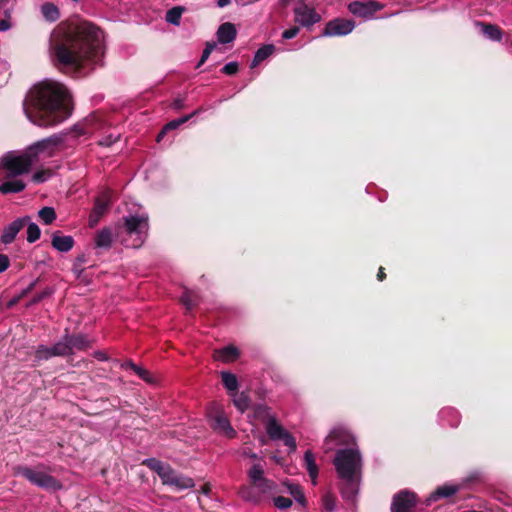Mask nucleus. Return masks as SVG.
Returning <instances> with one entry per match:
<instances>
[{
	"label": "nucleus",
	"mask_w": 512,
	"mask_h": 512,
	"mask_svg": "<svg viewBox=\"0 0 512 512\" xmlns=\"http://www.w3.org/2000/svg\"><path fill=\"white\" fill-rule=\"evenodd\" d=\"M239 71V64L237 62H229L222 69L221 72L226 75H235Z\"/></svg>",
	"instance_id": "obj_49"
},
{
	"label": "nucleus",
	"mask_w": 512,
	"mask_h": 512,
	"mask_svg": "<svg viewBox=\"0 0 512 512\" xmlns=\"http://www.w3.org/2000/svg\"><path fill=\"white\" fill-rule=\"evenodd\" d=\"M52 170L51 169H43L36 171L32 176V181L35 183H43L47 181L52 176Z\"/></svg>",
	"instance_id": "obj_43"
},
{
	"label": "nucleus",
	"mask_w": 512,
	"mask_h": 512,
	"mask_svg": "<svg viewBox=\"0 0 512 512\" xmlns=\"http://www.w3.org/2000/svg\"><path fill=\"white\" fill-rule=\"evenodd\" d=\"M355 28V22L353 20L336 18L330 20L323 30L322 35L324 36H344L353 31Z\"/></svg>",
	"instance_id": "obj_14"
},
{
	"label": "nucleus",
	"mask_w": 512,
	"mask_h": 512,
	"mask_svg": "<svg viewBox=\"0 0 512 512\" xmlns=\"http://www.w3.org/2000/svg\"><path fill=\"white\" fill-rule=\"evenodd\" d=\"M120 139V133H117V134H113V133H110L106 136H104L102 139H100L97 144L99 146H103V147H110L112 146L114 143H116L117 141H119Z\"/></svg>",
	"instance_id": "obj_44"
},
{
	"label": "nucleus",
	"mask_w": 512,
	"mask_h": 512,
	"mask_svg": "<svg viewBox=\"0 0 512 512\" xmlns=\"http://www.w3.org/2000/svg\"><path fill=\"white\" fill-rule=\"evenodd\" d=\"M218 358L224 362L235 361L239 355V349L234 345H228L217 351Z\"/></svg>",
	"instance_id": "obj_28"
},
{
	"label": "nucleus",
	"mask_w": 512,
	"mask_h": 512,
	"mask_svg": "<svg viewBox=\"0 0 512 512\" xmlns=\"http://www.w3.org/2000/svg\"><path fill=\"white\" fill-rule=\"evenodd\" d=\"M101 217V214L91 211L89 215V226L94 227L95 225H97Z\"/></svg>",
	"instance_id": "obj_53"
},
{
	"label": "nucleus",
	"mask_w": 512,
	"mask_h": 512,
	"mask_svg": "<svg viewBox=\"0 0 512 512\" xmlns=\"http://www.w3.org/2000/svg\"><path fill=\"white\" fill-rule=\"evenodd\" d=\"M417 503V495L414 492L401 490L392 498L391 512H413Z\"/></svg>",
	"instance_id": "obj_12"
},
{
	"label": "nucleus",
	"mask_w": 512,
	"mask_h": 512,
	"mask_svg": "<svg viewBox=\"0 0 512 512\" xmlns=\"http://www.w3.org/2000/svg\"><path fill=\"white\" fill-rule=\"evenodd\" d=\"M289 491L290 497H292L303 509L306 508L307 500L303 489L297 484L290 483Z\"/></svg>",
	"instance_id": "obj_34"
},
{
	"label": "nucleus",
	"mask_w": 512,
	"mask_h": 512,
	"mask_svg": "<svg viewBox=\"0 0 512 512\" xmlns=\"http://www.w3.org/2000/svg\"><path fill=\"white\" fill-rule=\"evenodd\" d=\"M95 121V117H86L84 122L74 126L73 131L76 136H85L94 133V129L91 127V123Z\"/></svg>",
	"instance_id": "obj_32"
},
{
	"label": "nucleus",
	"mask_w": 512,
	"mask_h": 512,
	"mask_svg": "<svg viewBox=\"0 0 512 512\" xmlns=\"http://www.w3.org/2000/svg\"><path fill=\"white\" fill-rule=\"evenodd\" d=\"M482 27V33L493 41H500L502 38V30L500 27L490 23H479Z\"/></svg>",
	"instance_id": "obj_30"
},
{
	"label": "nucleus",
	"mask_w": 512,
	"mask_h": 512,
	"mask_svg": "<svg viewBox=\"0 0 512 512\" xmlns=\"http://www.w3.org/2000/svg\"><path fill=\"white\" fill-rule=\"evenodd\" d=\"M304 461L306 469L309 473V476L313 482V484H316V479L318 476V467L315 462V458L311 450H307L304 455Z\"/></svg>",
	"instance_id": "obj_29"
},
{
	"label": "nucleus",
	"mask_w": 512,
	"mask_h": 512,
	"mask_svg": "<svg viewBox=\"0 0 512 512\" xmlns=\"http://www.w3.org/2000/svg\"><path fill=\"white\" fill-rule=\"evenodd\" d=\"M221 380L224 388L230 396H235L238 391L239 383L235 374L229 371L221 372Z\"/></svg>",
	"instance_id": "obj_23"
},
{
	"label": "nucleus",
	"mask_w": 512,
	"mask_h": 512,
	"mask_svg": "<svg viewBox=\"0 0 512 512\" xmlns=\"http://www.w3.org/2000/svg\"><path fill=\"white\" fill-rule=\"evenodd\" d=\"M27 241L29 243L36 242L41 236V230L36 223L28 222L27 224Z\"/></svg>",
	"instance_id": "obj_40"
},
{
	"label": "nucleus",
	"mask_w": 512,
	"mask_h": 512,
	"mask_svg": "<svg viewBox=\"0 0 512 512\" xmlns=\"http://www.w3.org/2000/svg\"><path fill=\"white\" fill-rule=\"evenodd\" d=\"M10 28V23L8 20H0V30L1 31H5V30H8Z\"/></svg>",
	"instance_id": "obj_59"
},
{
	"label": "nucleus",
	"mask_w": 512,
	"mask_h": 512,
	"mask_svg": "<svg viewBox=\"0 0 512 512\" xmlns=\"http://www.w3.org/2000/svg\"><path fill=\"white\" fill-rule=\"evenodd\" d=\"M184 12V8L175 6L166 12V21L173 25H179L181 16Z\"/></svg>",
	"instance_id": "obj_39"
},
{
	"label": "nucleus",
	"mask_w": 512,
	"mask_h": 512,
	"mask_svg": "<svg viewBox=\"0 0 512 512\" xmlns=\"http://www.w3.org/2000/svg\"><path fill=\"white\" fill-rule=\"evenodd\" d=\"M197 298V295L193 291L185 290L180 301L185 306L186 310L190 312L197 305Z\"/></svg>",
	"instance_id": "obj_36"
},
{
	"label": "nucleus",
	"mask_w": 512,
	"mask_h": 512,
	"mask_svg": "<svg viewBox=\"0 0 512 512\" xmlns=\"http://www.w3.org/2000/svg\"><path fill=\"white\" fill-rule=\"evenodd\" d=\"M63 141L64 138L62 135L54 134L45 139L37 141L28 147L27 152L34 162L38 160L40 155H44L45 157H52L55 155Z\"/></svg>",
	"instance_id": "obj_7"
},
{
	"label": "nucleus",
	"mask_w": 512,
	"mask_h": 512,
	"mask_svg": "<svg viewBox=\"0 0 512 512\" xmlns=\"http://www.w3.org/2000/svg\"><path fill=\"white\" fill-rule=\"evenodd\" d=\"M65 339L70 346L71 355L73 354L74 349L86 350L90 347L89 339L83 334H69L68 330L66 329Z\"/></svg>",
	"instance_id": "obj_19"
},
{
	"label": "nucleus",
	"mask_w": 512,
	"mask_h": 512,
	"mask_svg": "<svg viewBox=\"0 0 512 512\" xmlns=\"http://www.w3.org/2000/svg\"><path fill=\"white\" fill-rule=\"evenodd\" d=\"M0 185V193L3 195L22 192L26 188V183L20 179L5 178Z\"/></svg>",
	"instance_id": "obj_21"
},
{
	"label": "nucleus",
	"mask_w": 512,
	"mask_h": 512,
	"mask_svg": "<svg viewBox=\"0 0 512 512\" xmlns=\"http://www.w3.org/2000/svg\"><path fill=\"white\" fill-rule=\"evenodd\" d=\"M172 107L176 110H181L185 107V98L177 97L172 103Z\"/></svg>",
	"instance_id": "obj_54"
},
{
	"label": "nucleus",
	"mask_w": 512,
	"mask_h": 512,
	"mask_svg": "<svg viewBox=\"0 0 512 512\" xmlns=\"http://www.w3.org/2000/svg\"><path fill=\"white\" fill-rule=\"evenodd\" d=\"M124 229L130 236L135 235L133 247H140L149 229L148 218L144 216H129L124 218Z\"/></svg>",
	"instance_id": "obj_9"
},
{
	"label": "nucleus",
	"mask_w": 512,
	"mask_h": 512,
	"mask_svg": "<svg viewBox=\"0 0 512 512\" xmlns=\"http://www.w3.org/2000/svg\"><path fill=\"white\" fill-rule=\"evenodd\" d=\"M166 133H167V132H164V127H163V128L161 129V131L158 133V135H157V137H156V141H157V142H160V141L163 139V137H164V135H165Z\"/></svg>",
	"instance_id": "obj_64"
},
{
	"label": "nucleus",
	"mask_w": 512,
	"mask_h": 512,
	"mask_svg": "<svg viewBox=\"0 0 512 512\" xmlns=\"http://www.w3.org/2000/svg\"><path fill=\"white\" fill-rule=\"evenodd\" d=\"M275 51V46L273 44H266L260 47L254 55V58L251 63V68L257 67L262 61L266 60L269 56L273 54Z\"/></svg>",
	"instance_id": "obj_25"
},
{
	"label": "nucleus",
	"mask_w": 512,
	"mask_h": 512,
	"mask_svg": "<svg viewBox=\"0 0 512 512\" xmlns=\"http://www.w3.org/2000/svg\"><path fill=\"white\" fill-rule=\"evenodd\" d=\"M344 484L341 488V494L343 498L352 500L358 492L359 477L356 479H343Z\"/></svg>",
	"instance_id": "obj_26"
},
{
	"label": "nucleus",
	"mask_w": 512,
	"mask_h": 512,
	"mask_svg": "<svg viewBox=\"0 0 512 512\" xmlns=\"http://www.w3.org/2000/svg\"><path fill=\"white\" fill-rule=\"evenodd\" d=\"M237 31L235 26L230 22L221 24L217 30V38L221 44H228L235 40Z\"/></svg>",
	"instance_id": "obj_20"
},
{
	"label": "nucleus",
	"mask_w": 512,
	"mask_h": 512,
	"mask_svg": "<svg viewBox=\"0 0 512 512\" xmlns=\"http://www.w3.org/2000/svg\"><path fill=\"white\" fill-rule=\"evenodd\" d=\"M201 493H203L204 495H209L211 493V485L209 483H205L201 487Z\"/></svg>",
	"instance_id": "obj_58"
},
{
	"label": "nucleus",
	"mask_w": 512,
	"mask_h": 512,
	"mask_svg": "<svg viewBox=\"0 0 512 512\" xmlns=\"http://www.w3.org/2000/svg\"><path fill=\"white\" fill-rule=\"evenodd\" d=\"M74 238L70 235H63L61 231L52 234L51 245L59 252H68L74 247Z\"/></svg>",
	"instance_id": "obj_17"
},
{
	"label": "nucleus",
	"mask_w": 512,
	"mask_h": 512,
	"mask_svg": "<svg viewBox=\"0 0 512 512\" xmlns=\"http://www.w3.org/2000/svg\"><path fill=\"white\" fill-rule=\"evenodd\" d=\"M13 470L15 475L23 477L32 485L44 490L55 492L63 487L62 483L50 474L53 469L43 463L37 464L34 468L18 465Z\"/></svg>",
	"instance_id": "obj_3"
},
{
	"label": "nucleus",
	"mask_w": 512,
	"mask_h": 512,
	"mask_svg": "<svg viewBox=\"0 0 512 512\" xmlns=\"http://www.w3.org/2000/svg\"><path fill=\"white\" fill-rule=\"evenodd\" d=\"M334 466L341 479H356L361 471V455L355 449H340L334 458Z\"/></svg>",
	"instance_id": "obj_5"
},
{
	"label": "nucleus",
	"mask_w": 512,
	"mask_h": 512,
	"mask_svg": "<svg viewBox=\"0 0 512 512\" xmlns=\"http://www.w3.org/2000/svg\"><path fill=\"white\" fill-rule=\"evenodd\" d=\"M2 164L7 171L5 178H15L19 175L28 173L34 164V161L26 150L25 153L19 156H5L2 159Z\"/></svg>",
	"instance_id": "obj_6"
},
{
	"label": "nucleus",
	"mask_w": 512,
	"mask_h": 512,
	"mask_svg": "<svg viewBox=\"0 0 512 512\" xmlns=\"http://www.w3.org/2000/svg\"><path fill=\"white\" fill-rule=\"evenodd\" d=\"M208 416L211 419V426L215 431L222 433L230 439L236 436L235 429L231 426L228 417L219 404L213 403L209 407Z\"/></svg>",
	"instance_id": "obj_8"
},
{
	"label": "nucleus",
	"mask_w": 512,
	"mask_h": 512,
	"mask_svg": "<svg viewBox=\"0 0 512 512\" xmlns=\"http://www.w3.org/2000/svg\"><path fill=\"white\" fill-rule=\"evenodd\" d=\"M322 503H323L324 509H326L329 512H332L335 509L336 498L334 495H332L330 493H326L322 497Z\"/></svg>",
	"instance_id": "obj_45"
},
{
	"label": "nucleus",
	"mask_w": 512,
	"mask_h": 512,
	"mask_svg": "<svg viewBox=\"0 0 512 512\" xmlns=\"http://www.w3.org/2000/svg\"><path fill=\"white\" fill-rule=\"evenodd\" d=\"M37 282H38V280L33 281L32 283H30L29 286L21 292L20 297H24L28 293H30L35 288Z\"/></svg>",
	"instance_id": "obj_55"
},
{
	"label": "nucleus",
	"mask_w": 512,
	"mask_h": 512,
	"mask_svg": "<svg viewBox=\"0 0 512 512\" xmlns=\"http://www.w3.org/2000/svg\"><path fill=\"white\" fill-rule=\"evenodd\" d=\"M266 432L272 440H284L288 444V432L274 417H270L266 424Z\"/></svg>",
	"instance_id": "obj_18"
},
{
	"label": "nucleus",
	"mask_w": 512,
	"mask_h": 512,
	"mask_svg": "<svg viewBox=\"0 0 512 512\" xmlns=\"http://www.w3.org/2000/svg\"><path fill=\"white\" fill-rule=\"evenodd\" d=\"M264 469L260 464H254L248 471L250 486L241 489L240 494L246 501L259 503L261 494L272 490L274 483L264 476Z\"/></svg>",
	"instance_id": "obj_4"
},
{
	"label": "nucleus",
	"mask_w": 512,
	"mask_h": 512,
	"mask_svg": "<svg viewBox=\"0 0 512 512\" xmlns=\"http://www.w3.org/2000/svg\"><path fill=\"white\" fill-rule=\"evenodd\" d=\"M215 47H216V44L214 42H208L206 44V47L204 48V50L202 52V56L196 66L197 68H199L206 62V60L209 58L210 54L212 53V51L214 50Z\"/></svg>",
	"instance_id": "obj_47"
},
{
	"label": "nucleus",
	"mask_w": 512,
	"mask_h": 512,
	"mask_svg": "<svg viewBox=\"0 0 512 512\" xmlns=\"http://www.w3.org/2000/svg\"><path fill=\"white\" fill-rule=\"evenodd\" d=\"M294 20L299 26L310 29L314 24L321 21V15L303 1H298L294 8Z\"/></svg>",
	"instance_id": "obj_11"
},
{
	"label": "nucleus",
	"mask_w": 512,
	"mask_h": 512,
	"mask_svg": "<svg viewBox=\"0 0 512 512\" xmlns=\"http://www.w3.org/2000/svg\"><path fill=\"white\" fill-rule=\"evenodd\" d=\"M274 505L281 509V510H286L288 509V498L284 497V496H278V497H275L274 498Z\"/></svg>",
	"instance_id": "obj_51"
},
{
	"label": "nucleus",
	"mask_w": 512,
	"mask_h": 512,
	"mask_svg": "<svg viewBox=\"0 0 512 512\" xmlns=\"http://www.w3.org/2000/svg\"><path fill=\"white\" fill-rule=\"evenodd\" d=\"M34 356L37 362L48 360L54 357L51 351V347H47L45 345H39L35 350Z\"/></svg>",
	"instance_id": "obj_41"
},
{
	"label": "nucleus",
	"mask_w": 512,
	"mask_h": 512,
	"mask_svg": "<svg viewBox=\"0 0 512 512\" xmlns=\"http://www.w3.org/2000/svg\"><path fill=\"white\" fill-rule=\"evenodd\" d=\"M102 31L90 22L60 25L51 34L50 48L58 68L78 72L85 61L98 63L101 53Z\"/></svg>",
	"instance_id": "obj_1"
},
{
	"label": "nucleus",
	"mask_w": 512,
	"mask_h": 512,
	"mask_svg": "<svg viewBox=\"0 0 512 512\" xmlns=\"http://www.w3.org/2000/svg\"><path fill=\"white\" fill-rule=\"evenodd\" d=\"M457 491H458L457 486H453V485L440 486L432 493L431 498L434 500L439 499V498H447V497L454 495Z\"/></svg>",
	"instance_id": "obj_35"
},
{
	"label": "nucleus",
	"mask_w": 512,
	"mask_h": 512,
	"mask_svg": "<svg viewBox=\"0 0 512 512\" xmlns=\"http://www.w3.org/2000/svg\"><path fill=\"white\" fill-rule=\"evenodd\" d=\"M88 117H95V121H93V123H91V127L94 129V133L99 130H102L104 128L105 122H104V119L101 114L92 113Z\"/></svg>",
	"instance_id": "obj_48"
},
{
	"label": "nucleus",
	"mask_w": 512,
	"mask_h": 512,
	"mask_svg": "<svg viewBox=\"0 0 512 512\" xmlns=\"http://www.w3.org/2000/svg\"><path fill=\"white\" fill-rule=\"evenodd\" d=\"M10 261L7 255L0 254V273L8 269Z\"/></svg>",
	"instance_id": "obj_52"
},
{
	"label": "nucleus",
	"mask_w": 512,
	"mask_h": 512,
	"mask_svg": "<svg viewBox=\"0 0 512 512\" xmlns=\"http://www.w3.org/2000/svg\"><path fill=\"white\" fill-rule=\"evenodd\" d=\"M144 464L147 465L151 470L155 471L160 477V473L165 472L168 469V465H164L161 461L150 458L144 461Z\"/></svg>",
	"instance_id": "obj_42"
},
{
	"label": "nucleus",
	"mask_w": 512,
	"mask_h": 512,
	"mask_svg": "<svg viewBox=\"0 0 512 512\" xmlns=\"http://www.w3.org/2000/svg\"><path fill=\"white\" fill-rule=\"evenodd\" d=\"M297 448V443H296V439L295 437H293L291 434H290V452L291 451H295Z\"/></svg>",
	"instance_id": "obj_61"
},
{
	"label": "nucleus",
	"mask_w": 512,
	"mask_h": 512,
	"mask_svg": "<svg viewBox=\"0 0 512 512\" xmlns=\"http://www.w3.org/2000/svg\"><path fill=\"white\" fill-rule=\"evenodd\" d=\"M232 397H233V404L239 411L244 412L249 408L251 399H250L248 393L243 391L238 394V391H237L236 395L232 396Z\"/></svg>",
	"instance_id": "obj_33"
},
{
	"label": "nucleus",
	"mask_w": 512,
	"mask_h": 512,
	"mask_svg": "<svg viewBox=\"0 0 512 512\" xmlns=\"http://www.w3.org/2000/svg\"><path fill=\"white\" fill-rule=\"evenodd\" d=\"M136 364L129 360V361H126L124 364H122V368L124 369H131V370H134L136 368Z\"/></svg>",
	"instance_id": "obj_56"
},
{
	"label": "nucleus",
	"mask_w": 512,
	"mask_h": 512,
	"mask_svg": "<svg viewBox=\"0 0 512 512\" xmlns=\"http://www.w3.org/2000/svg\"><path fill=\"white\" fill-rule=\"evenodd\" d=\"M29 221V216H24L14 220L12 223L4 227L0 241L5 245L11 244L15 240L17 234L23 229L24 226H26Z\"/></svg>",
	"instance_id": "obj_16"
},
{
	"label": "nucleus",
	"mask_w": 512,
	"mask_h": 512,
	"mask_svg": "<svg viewBox=\"0 0 512 512\" xmlns=\"http://www.w3.org/2000/svg\"><path fill=\"white\" fill-rule=\"evenodd\" d=\"M73 271L76 273H81L83 271V268H81L80 264L75 262L73 265Z\"/></svg>",
	"instance_id": "obj_63"
},
{
	"label": "nucleus",
	"mask_w": 512,
	"mask_h": 512,
	"mask_svg": "<svg viewBox=\"0 0 512 512\" xmlns=\"http://www.w3.org/2000/svg\"><path fill=\"white\" fill-rule=\"evenodd\" d=\"M160 479L164 485L174 486L178 490L193 488L195 485L192 478L178 474L170 466L165 472L160 473Z\"/></svg>",
	"instance_id": "obj_13"
},
{
	"label": "nucleus",
	"mask_w": 512,
	"mask_h": 512,
	"mask_svg": "<svg viewBox=\"0 0 512 512\" xmlns=\"http://www.w3.org/2000/svg\"><path fill=\"white\" fill-rule=\"evenodd\" d=\"M354 443V437L349 430L342 426L334 427L324 439L322 449L330 452L338 446H349Z\"/></svg>",
	"instance_id": "obj_10"
},
{
	"label": "nucleus",
	"mask_w": 512,
	"mask_h": 512,
	"mask_svg": "<svg viewBox=\"0 0 512 512\" xmlns=\"http://www.w3.org/2000/svg\"><path fill=\"white\" fill-rule=\"evenodd\" d=\"M230 2H231L230 0H218L217 5L222 8V7L229 5Z\"/></svg>",
	"instance_id": "obj_62"
},
{
	"label": "nucleus",
	"mask_w": 512,
	"mask_h": 512,
	"mask_svg": "<svg viewBox=\"0 0 512 512\" xmlns=\"http://www.w3.org/2000/svg\"><path fill=\"white\" fill-rule=\"evenodd\" d=\"M94 240L96 248L110 249L113 243L112 230L109 227L102 228L96 233Z\"/></svg>",
	"instance_id": "obj_22"
},
{
	"label": "nucleus",
	"mask_w": 512,
	"mask_h": 512,
	"mask_svg": "<svg viewBox=\"0 0 512 512\" xmlns=\"http://www.w3.org/2000/svg\"><path fill=\"white\" fill-rule=\"evenodd\" d=\"M383 8V4L375 0H368L365 2L354 1L348 5L349 11L358 17L369 18L372 17L377 11Z\"/></svg>",
	"instance_id": "obj_15"
},
{
	"label": "nucleus",
	"mask_w": 512,
	"mask_h": 512,
	"mask_svg": "<svg viewBox=\"0 0 512 512\" xmlns=\"http://www.w3.org/2000/svg\"><path fill=\"white\" fill-rule=\"evenodd\" d=\"M38 217L44 224L50 225L56 220V212L53 207H43L38 211Z\"/></svg>",
	"instance_id": "obj_38"
},
{
	"label": "nucleus",
	"mask_w": 512,
	"mask_h": 512,
	"mask_svg": "<svg viewBox=\"0 0 512 512\" xmlns=\"http://www.w3.org/2000/svg\"><path fill=\"white\" fill-rule=\"evenodd\" d=\"M41 13L49 22H55L60 18L59 8L51 2H46L41 6Z\"/></svg>",
	"instance_id": "obj_27"
},
{
	"label": "nucleus",
	"mask_w": 512,
	"mask_h": 512,
	"mask_svg": "<svg viewBox=\"0 0 512 512\" xmlns=\"http://www.w3.org/2000/svg\"><path fill=\"white\" fill-rule=\"evenodd\" d=\"M377 279L379 281H384L386 279V273L383 267H380L377 273Z\"/></svg>",
	"instance_id": "obj_57"
},
{
	"label": "nucleus",
	"mask_w": 512,
	"mask_h": 512,
	"mask_svg": "<svg viewBox=\"0 0 512 512\" xmlns=\"http://www.w3.org/2000/svg\"><path fill=\"white\" fill-rule=\"evenodd\" d=\"M133 371L145 382L154 383V378L147 369L137 365Z\"/></svg>",
	"instance_id": "obj_46"
},
{
	"label": "nucleus",
	"mask_w": 512,
	"mask_h": 512,
	"mask_svg": "<svg viewBox=\"0 0 512 512\" xmlns=\"http://www.w3.org/2000/svg\"><path fill=\"white\" fill-rule=\"evenodd\" d=\"M198 114V110H195L191 114L185 115L183 117H180L178 119H174L169 121L166 125H164V132H169L171 130H175L184 123L188 122L192 117Z\"/></svg>",
	"instance_id": "obj_37"
},
{
	"label": "nucleus",
	"mask_w": 512,
	"mask_h": 512,
	"mask_svg": "<svg viewBox=\"0 0 512 512\" xmlns=\"http://www.w3.org/2000/svg\"><path fill=\"white\" fill-rule=\"evenodd\" d=\"M299 33V26H290V39L296 37Z\"/></svg>",
	"instance_id": "obj_60"
},
{
	"label": "nucleus",
	"mask_w": 512,
	"mask_h": 512,
	"mask_svg": "<svg viewBox=\"0 0 512 512\" xmlns=\"http://www.w3.org/2000/svg\"><path fill=\"white\" fill-rule=\"evenodd\" d=\"M51 351L54 357H65L71 355L70 346L68 345L67 340L65 339V335L61 338V340H59L51 347Z\"/></svg>",
	"instance_id": "obj_31"
},
{
	"label": "nucleus",
	"mask_w": 512,
	"mask_h": 512,
	"mask_svg": "<svg viewBox=\"0 0 512 512\" xmlns=\"http://www.w3.org/2000/svg\"><path fill=\"white\" fill-rule=\"evenodd\" d=\"M53 293V290L51 288H46L40 293H37L33 296V298L30 301V304H37L41 302L46 297H49Z\"/></svg>",
	"instance_id": "obj_50"
},
{
	"label": "nucleus",
	"mask_w": 512,
	"mask_h": 512,
	"mask_svg": "<svg viewBox=\"0 0 512 512\" xmlns=\"http://www.w3.org/2000/svg\"><path fill=\"white\" fill-rule=\"evenodd\" d=\"M70 95L66 87L53 81H43L28 92L23 109L27 118L37 126H55L71 114Z\"/></svg>",
	"instance_id": "obj_2"
},
{
	"label": "nucleus",
	"mask_w": 512,
	"mask_h": 512,
	"mask_svg": "<svg viewBox=\"0 0 512 512\" xmlns=\"http://www.w3.org/2000/svg\"><path fill=\"white\" fill-rule=\"evenodd\" d=\"M111 204V191L106 190L95 199L92 211L99 213L103 216L107 212Z\"/></svg>",
	"instance_id": "obj_24"
}]
</instances>
